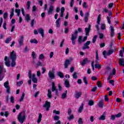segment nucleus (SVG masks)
Here are the masks:
<instances>
[{"instance_id": "42", "label": "nucleus", "mask_w": 124, "mask_h": 124, "mask_svg": "<svg viewBox=\"0 0 124 124\" xmlns=\"http://www.w3.org/2000/svg\"><path fill=\"white\" fill-rule=\"evenodd\" d=\"M24 97H25V93H23L22 96H21L20 99H19V101L20 102H21V101H23V100H24Z\"/></svg>"}, {"instance_id": "29", "label": "nucleus", "mask_w": 124, "mask_h": 124, "mask_svg": "<svg viewBox=\"0 0 124 124\" xmlns=\"http://www.w3.org/2000/svg\"><path fill=\"white\" fill-rule=\"evenodd\" d=\"M100 21H101V15H99L97 20V24H98V25L100 24Z\"/></svg>"}, {"instance_id": "35", "label": "nucleus", "mask_w": 124, "mask_h": 124, "mask_svg": "<svg viewBox=\"0 0 124 124\" xmlns=\"http://www.w3.org/2000/svg\"><path fill=\"white\" fill-rule=\"evenodd\" d=\"M39 60H41V61H42V60H44L45 59V56H44V54H41L39 56Z\"/></svg>"}, {"instance_id": "14", "label": "nucleus", "mask_w": 124, "mask_h": 124, "mask_svg": "<svg viewBox=\"0 0 124 124\" xmlns=\"http://www.w3.org/2000/svg\"><path fill=\"white\" fill-rule=\"evenodd\" d=\"M91 44V41H88L85 44H84L83 47H82L83 50H85V49H89L90 47L89 45Z\"/></svg>"}, {"instance_id": "2", "label": "nucleus", "mask_w": 124, "mask_h": 124, "mask_svg": "<svg viewBox=\"0 0 124 124\" xmlns=\"http://www.w3.org/2000/svg\"><path fill=\"white\" fill-rule=\"evenodd\" d=\"M28 77L30 79H32V81L33 83H37V78L35 77V74H32L31 70H29L28 72Z\"/></svg>"}, {"instance_id": "24", "label": "nucleus", "mask_w": 124, "mask_h": 124, "mask_svg": "<svg viewBox=\"0 0 124 124\" xmlns=\"http://www.w3.org/2000/svg\"><path fill=\"white\" fill-rule=\"evenodd\" d=\"M65 10V9H64V7H62L61 8V12L60 13V16L62 17H63V13H64V11Z\"/></svg>"}, {"instance_id": "51", "label": "nucleus", "mask_w": 124, "mask_h": 124, "mask_svg": "<svg viewBox=\"0 0 124 124\" xmlns=\"http://www.w3.org/2000/svg\"><path fill=\"white\" fill-rule=\"evenodd\" d=\"M123 52H124V50L122 49V50H121L120 51L119 55H120V57H124V53Z\"/></svg>"}, {"instance_id": "37", "label": "nucleus", "mask_w": 124, "mask_h": 124, "mask_svg": "<svg viewBox=\"0 0 124 124\" xmlns=\"http://www.w3.org/2000/svg\"><path fill=\"white\" fill-rule=\"evenodd\" d=\"M30 42L31 43H34L35 44H37L38 43V42L35 39L31 40Z\"/></svg>"}, {"instance_id": "19", "label": "nucleus", "mask_w": 124, "mask_h": 124, "mask_svg": "<svg viewBox=\"0 0 124 124\" xmlns=\"http://www.w3.org/2000/svg\"><path fill=\"white\" fill-rule=\"evenodd\" d=\"M61 22V18H59L56 21V26L57 28H60L61 27V24H60Z\"/></svg>"}, {"instance_id": "60", "label": "nucleus", "mask_w": 124, "mask_h": 124, "mask_svg": "<svg viewBox=\"0 0 124 124\" xmlns=\"http://www.w3.org/2000/svg\"><path fill=\"white\" fill-rule=\"evenodd\" d=\"M77 73H74V74L73 75V77L74 79H77Z\"/></svg>"}, {"instance_id": "52", "label": "nucleus", "mask_w": 124, "mask_h": 124, "mask_svg": "<svg viewBox=\"0 0 124 124\" xmlns=\"http://www.w3.org/2000/svg\"><path fill=\"white\" fill-rule=\"evenodd\" d=\"M110 74V76H112V75H115L116 74V69H113L112 70V72Z\"/></svg>"}, {"instance_id": "13", "label": "nucleus", "mask_w": 124, "mask_h": 124, "mask_svg": "<svg viewBox=\"0 0 124 124\" xmlns=\"http://www.w3.org/2000/svg\"><path fill=\"white\" fill-rule=\"evenodd\" d=\"M71 39L72 40V43L73 45H75L76 44L75 40L77 39V35H74L73 34H72V37Z\"/></svg>"}, {"instance_id": "12", "label": "nucleus", "mask_w": 124, "mask_h": 124, "mask_svg": "<svg viewBox=\"0 0 124 124\" xmlns=\"http://www.w3.org/2000/svg\"><path fill=\"white\" fill-rule=\"evenodd\" d=\"M72 62V58L66 60L65 62V63L64 64V68H67V67H68V65H69V64Z\"/></svg>"}, {"instance_id": "50", "label": "nucleus", "mask_w": 124, "mask_h": 124, "mask_svg": "<svg viewBox=\"0 0 124 124\" xmlns=\"http://www.w3.org/2000/svg\"><path fill=\"white\" fill-rule=\"evenodd\" d=\"M96 38H97V35H94V37L93 38V43H95V41H96Z\"/></svg>"}, {"instance_id": "6", "label": "nucleus", "mask_w": 124, "mask_h": 124, "mask_svg": "<svg viewBox=\"0 0 124 124\" xmlns=\"http://www.w3.org/2000/svg\"><path fill=\"white\" fill-rule=\"evenodd\" d=\"M87 36H85L82 40L83 37L82 36H79L78 38V44L79 45L82 44V42H84V41H86V40L87 39Z\"/></svg>"}, {"instance_id": "41", "label": "nucleus", "mask_w": 124, "mask_h": 124, "mask_svg": "<svg viewBox=\"0 0 124 124\" xmlns=\"http://www.w3.org/2000/svg\"><path fill=\"white\" fill-rule=\"evenodd\" d=\"M87 62H88V59H84L82 62H81V65H85V64L87 63Z\"/></svg>"}, {"instance_id": "45", "label": "nucleus", "mask_w": 124, "mask_h": 124, "mask_svg": "<svg viewBox=\"0 0 124 124\" xmlns=\"http://www.w3.org/2000/svg\"><path fill=\"white\" fill-rule=\"evenodd\" d=\"M27 9H31V1H28L27 3Z\"/></svg>"}, {"instance_id": "38", "label": "nucleus", "mask_w": 124, "mask_h": 124, "mask_svg": "<svg viewBox=\"0 0 124 124\" xmlns=\"http://www.w3.org/2000/svg\"><path fill=\"white\" fill-rule=\"evenodd\" d=\"M95 68H98V69H100L101 68V65L99 63H96L94 65Z\"/></svg>"}, {"instance_id": "10", "label": "nucleus", "mask_w": 124, "mask_h": 124, "mask_svg": "<svg viewBox=\"0 0 124 124\" xmlns=\"http://www.w3.org/2000/svg\"><path fill=\"white\" fill-rule=\"evenodd\" d=\"M18 43L19 46H22L24 44V36L21 35L18 38Z\"/></svg>"}, {"instance_id": "28", "label": "nucleus", "mask_w": 124, "mask_h": 124, "mask_svg": "<svg viewBox=\"0 0 124 124\" xmlns=\"http://www.w3.org/2000/svg\"><path fill=\"white\" fill-rule=\"evenodd\" d=\"M31 57L33 60H35L36 59V57H37V55L34 52V51L32 52Z\"/></svg>"}, {"instance_id": "55", "label": "nucleus", "mask_w": 124, "mask_h": 124, "mask_svg": "<svg viewBox=\"0 0 124 124\" xmlns=\"http://www.w3.org/2000/svg\"><path fill=\"white\" fill-rule=\"evenodd\" d=\"M83 81H84L85 84H86V85H87V84H88V80H87V78L86 77H84L83 78Z\"/></svg>"}, {"instance_id": "11", "label": "nucleus", "mask_w": 124, "mask_h": 124, "mask_svg": "<svg viewBox=\"0 0 124 124\" xmlns=\"http://www.w3.org/2000/svg\"><path fill=\"white\" fill-rule=\"evenodd\" d=\"M4 61L5 65L8 67H9V66H10V60L8 59V57L6 56L5 57Z\"/></svg>"}, {"instance_id": "16", "label": "nucleus", "mask_w": 124, "mask_h": 124, "mask_svg": "<svg viewBox=\"0 0 124 124\" xmlns=\"http://www.w3.org/2000/svg\"><path fill=\"white\" fill-rule=\"evenodd\" d=\"M81 95H82L81 92H77L75 94V97L78 99V98H80V97H81Z\"/></svg>"}, {"instance_id": "15", "label": "nucleus", "mask_w": 124, "mask_h": 124, "mask_svg": "<svg viewBox=\"0 0 124 124\" xmlns=\"http://www.w3.org/2000/svg\"><path fill=\"white\" fill-rule=\"evenodd\" d=\"M39 33L42 35V37H44V29L42 28H39L38 29Z\"/></svg>"}, {"instance_id": "5", "label": "nucleus", "mask_w": 124, "mask_h": 124, "mask_svg": "<svg viewBox=\"0 0 124 124\" xmlns=\"http://www.w3.org/2000/svg\"><path fill=\"white\" fill-rule=\"evenodd\" d=\"M43 107L46 108V111H49L50 107H51V103L47 101H46L45 103L43 105Z\"/></svg>"}, {"instance_id": "32", "label": "nucleus", "mask_w": 124, "mask_h": 124, "mask_svg": "<svg viewBox=\"0 0 124 124\" xmlns=\"http://www.w3.org/2000/svg\"><path fill=\"white\" fill-rule=\"evenodd\" d=\"M16 13H17V16L19 17L20 16V14H21V10L16 9L15 10Z\"/></svg>"}, {"instance_id": "63", "label": "nucleus", "mask_w": 124, "mask_h": 124, "mask_svg": "<svg viewBox=\"0 0 124 124\" xmlns=\"http://www.w3.org/2000/svg\"><path fill=\"white\" fill-rule=\"evenodd\" d=\"M97 85L99 88H101V86H102L100 81H98L97 83Z\"/></svg>"}, {"instance_id": "64", "label": "nucleus", "mask_w": 124, "mask_h": 124, "mask_svg": "<svg viewBox=\"0 0 124 124\" xmlns=\"http://www.w3.org/2000/svg\"><path fill=\"white\" fill-rule=\"evenodd\" d=\"M122 116V113H119L115 115V118H120Z\"/></svg>"}, {"instance_id": "36", "label": "nucleus", "mask_w": 124, "mask_h": 124, "mask_svg": "<svg viewBox=\"0 0 124 124\" xmlns=\"http://www.w3.org/2000/svg\"><path fill=\"white\" fill-rule=\"evenodd\" d=\"M57 75L58 76H59L60 78H63V73H62V72H58L57 73Z\"/></svg>"}, {"instance_id": "58", "label": "nucleus", "mask_w": 124, "mask_h": 124, "mask_svg": "<svg viewBox=\"0 0 124 124\" xmlns=\"http://www.w3.org/2000/svg\"><path fill=\"white\" fill-rule=\"evenodd\" d=\"M83 6L84 8H87L88 7V5L87 4V2H84Z\"/></svg>"}, {"instance_id": "21", "label": "nucleus", "mask_w": 124, "mask_h": 124, "mask_svg": "<svg viewBox=\"0 0 124 124\" xmlns=\"http://www.w3.org/2000/svg\"><path fill=\"white\" fill-rule=\"evenodd\" d=\"M52 91H51V90L48 89L47 90V97L48 98H52Z\"/></svg>"}, {"instance_id": "7", "label": "nucleus", "mask_w": 124, "mask_h": 124, "mask_svg": "<svg viewBox=\"0 0 124 124\" xmlns=\"http://www.w3.org/2000/svg\"><path fill=\"white\" fill-rule=\"evenodd\" d=\"M10 56L11 60L17 59V54L14 50H13L12 52L10 53Z\"/></svg>"}, {"instance_id": "22", "label": "nucleus", "mask_w": 124, "mask_h": 124, "mask_svg": "<svg viewBox=\"0 0 124 124\" xmlns=\"http://www.w3.org/2000/svg\"><path fill=\"white\" fill-rule=\"evenodd\" d=\"M106 118V114H105V112H104V114L99 118V120L104 121Z\"/></svg>"}, {"instance_id": "8", "label": "nucleus", "mask_w": 124, "mask_h": 124, "mask_svg": "<svg viewBox=\"0 0 124 124\" xmlns=\"http://www.w3.org/2000/svg\"><path fill=\"white\" fill-rule=\"evenodd\" d=\"M52 91L55 92V94H56V95H58V94H59V92L58 91V89H57V87H56V86H55V82H52Z\"/></svg>"}, {"instance_id": "26", "label": "nucleus", "mask_w": 124, "mask_h": 124, "mask_svg": "<svg viewBox=\"0 0 124 124\" xmlns=\"http://www.w3.org/2000/svg\"><path fill=\"white\" fill-rule=\"evenodd\" d=\"M119 64L121 66H124V59H120L119 60Z\"/></svg>"}, {"instance_id": "4", "label": "nucleus", "mask_w": 124, "mask_h": 124, "mask_svg": "<svg viewBox=\"0 0 124 124\" xmlns=\"http://www.w3.org/2000/svg\"><path fill=\"white\" fill-rule=\"evenodd\" d=\"M48 75L49 78L51 80L55 79V68H53L52 70H49Z\"/></svg>"}, {"instance_id": "57", "label": "nucleus", "mask_w": 124, "mask_h": 124, "mask_svg": "<svg viewBox=\"0 0 124 124\" xmlns=\"http://www.w3.org/2000/svg\"><path fill=\"white\" fill-rule=\"evenodd\" d=\"M14 97L11 96L10 98V101L12 103H14V100H15Z\"/></svg>"}, {"instance_id": "27", "label": "nucleus", "mask_w": 124, "mask_h": 124, "mask_svg": "<svg viewBox=\"0 0 124 124\" xmlns=\"http://www.w3.org/2000/svg\"><path fill=\"white\" fill-rule=\"evenodd\" d=\"M11 40H12V38H11V37H9L6 39V40H5V43L8 44L9 42L11 41Z\"/></svg>"}, {"instance_id": "17", "label": "nucleus", "mask_w": 124, "mask_h": 124, "mask_svg": "<svg viewBox=\"0 0 124 124\" xmlns=\"http://www.w3.org/2000/svg\"><path fill=\"white\" fill-rule=\"evenodd\" d=\"M109 29L110 30V36L112 37L114 36V31H115V29H114V27L110 26L109 27Z\"/></svg>"}, {"instance_id": "56", "label": "nucleus", "mask_w": 124, "mask_h": 124, "mask_svg": "<svg viewBox=\"0 0 124 124\" xmlns=\"http://www.w3.org/2000/svg\"><path fill=\"white\" fill-rule=\"evenodd\" d=\"M53 56H54V52H53V51L50 52V53L49 54V58L50 59H52V58H53Z\"/></svg>"}, {"instance_id": "31", "label": "nucleus", "mask_w": 124, "mask_h": 124, "mask_svg": "<svg viewBox=\"0 0 124 124\" xmlns=\"http://www.w3.org/2000/svg\"><path fill=\"white\" fill-rule=\"evenodd\" d=\"M64 85L66 88H69V81H68V80H65Z\"/></svg>"}, {"instance_id": "40", "label": "nucleus", "mask_w": 124, "mask_h": 124, "mask_svg": "<svg viewBox=\"0 0 124 124\" xmlns=\"http://www.w3.org/2000/svg\"><path fill=\"white\" fill-rule=\"evenodd\" d=\"M93 103H94V102L93 100H90L88 101V105L90 106H93Z\"/></svg>"}, {"instance_id": "3", "label": "nucleus", "mask_w": 124, "mask_h": 124, "mask_svg": "<svg viewBox=\"0 0 124 124\" xmlns=\"http://www.w3.org/2000/svg\"><path fill=\"white\" fill-rule=\"evenodd\" d=\"M6 70L3 68V66L0 65V81H2V79L4 78V73Z\"/></svg>"}, {"instance_id": "23", "label": "nucleus", "mask_w": 124, "mask_h": 124, "mask_svg": "<svg viewBox=\"0 0 124 124\" xmlns=\"http://www.w3.org/2000/svg\"><path fill=\"white\" fill-rule=\"evenodd\" d=\"M42 120V114H41V113H40L39 114V116L37 119V124H40V122H41Z\"/></svg>"}, {"instance_id": "53", "label": "nucleus", "mask_w": 124, "mask_h": 124, "mask_svg": "<svg viewBox=\"0 0 124 124\" xmlns=\"http://www.w3.org/2000/svg\"><path fill=\"white\" fill-rule=\"evenodd\" d=\"M74 118V116L73 115H71L69 117H68V121H71Z\"/></svg>"}, {"instance_id": "54", "label": "nucleus", "mask_w": 124, "mask_h": 124, "mask_svg": "<svg viewBox=\"0 0 124 124\" xmlns=\"http://www.w3.org/2000/svg\"><path fill=\"white\" fill-rule=\"evenodd\" d=\"M78 124H83V120L82 118H79L78 121Z\"/></svg>"}, {"instance_id": "39", "label": "nucleus", "mask_w": 124, "mask_h": 124, "mask_svg": "<svg viewBox=\"0 0 124 124\" xmlns=\"http://www.w3.org/2000/svg\"><path fill=\"white\" fill-rule=\"evenodd\" d=\"M25 20L27 21V22H29V21L31 20V16H30V15L29 14L26 15L25 16Z\"/></svg>"}, {"instance_id": "46", "label": "nucleus", "mask_w": 124, "mask_h": 124, "mask_svg": "<svg viewBox=\"0 0 124 124\" xmlns=\"http://www.w3.org/2000/svg\"><path fill=\"white\" fill-rule=\"evenodd\" d=\"M23 83H24V81H23V80H21L20 81L17 82V85L18 87H20V86H21V85L23 84Z\"/></svg>"}, {"instance_id": "59", "label": "nucleus", "mask_w": 124, "mask_h": 124, "mask_svg": "<svg viewBox=\"0 0 124 124\" xmlns=\"http://www.w3.org/2000/svg\"><path fill=\"white\" fill-rule=\"evenodd\" d=\"M111 54H113V50H109L108 52L107 53L108 56H110Z\"/></svg>"}, {"instance_id": "44", "label": "nucleus", "mask_w": 124, "mask_h": 124, "mask_svg": "<svg viewBox=\"0 0 124 124\" xmlns=\"http://www.w3.org/2000/svg\"><path fill=\"white\" fill-rule=\"evenodd\" d=\"M53 114H55V115H60L61 114V112L60 111L57 110L56 109L53 110Z\"/></svg>"}, {"instance_id": "48", "label": "nucleus", "mask_w": 124, "mask_h": 124, "mask_svg": "<svg viewBox=\"0 0 124 124\" xmlns=\"http://www.w3.org/2000/svg\"><path fill=\"white\" fill-rule=\"evenodd\" d=\"M101 29L103 31L105 30V29H106V26L105 25V24H102L101 26Z\"/></svg>"}, {"instance_id": "33", "label": "nucleus", "mask_w": 124, "mask_h": 124, "mask_svg": "<svg viewBox=\"0 0 124 124\" xmlns=\"http://www.w3.org/2000/svg\"><path fill=\"white\" fill-rule=\"evenodd\" d=\"M83 108H84V104H81V106H80L78 109L79 113H81L82 112Z\"/></svg>"}, {"instance_id": "9", "label": "nucleus", "mask_w": 124, "mask_h": 124, "mask_svg": "<svg viewBox=\"0 0 124 124\" xmlns=\"http://www.w3.org/2000/svg\"><path fill=\"white\" fill-rule=\"evenodd\" d=\"M4 87H5V88L6 89L7 93H10V87H9V82H8V81H7L4 83Z\"/></svg>"}, {"instance_id": "61", "label": "nucleus", "mask_w": 124, "mask_h": 124, "mask_svg": "<svg viewBox=\"0 0 124 124\" xmlns=\"http://www.w3.org/2000/svg\"><path fill=\"white\" fill-rule=\"evenodd\" d=\"M37 65L38 66H42V65H43V63H42V62H38Z\"/></svg>"}, {"instance_id": "47", "label": "nucleus", "mask_w": 124, "mask_h": 124, "mask_svg": "<svg viewBox=\"0 0 124 124\" xmlns=\"http://www.w3.org/2000/svg\"><path fill=\"white\" fill-rule=\"evenodd\" d=\"M54 121H59L60 120V117L58 115H56L53 118Z\"/></svg>"}, {"instance_id": "62", "label": "nucleus", "mask_w": 124, "mask_h": 124, "mask_svg": "<svg viewBox=\"0 0 124 124\" xmlns=\"http://www.w3.org/2000/svg\"><path fill=\"white\" fill-rule=\"evenodd\" d=\"M113 5H114V3H110L108 4V8H112V7H113Z\"/></svg>"}, {"instance_id": "20", "label": "nucleus", "mask_w": 124, "mask_h": 124, "mask_svg": "<svg viewBox=\"0 0 124 124\" xmlns=\"http://www.w3.org/2000/svg\"><path fill=\"white\" fill-rule=\"evenodd\" d=\"M53 10H54V7H53V6H52V5H50L49 7V9L48 11V14H49V15L52 14Z\"/></svg>"}, {"instance_id": "49", "label": "nucleus", "mask_w": 124, "mask_h": 124, "mask_svg": "<svg viewBox=\"0 0 124 124\" xmlns=\"http://www.w3.org/2000/svg\"><path fill=\"white\" fill-rule=\"evenodd\" d=\"M99 107H103V100H101L99 102Z\"/></svg>"}, {"instance_id": "18", "label": "nucleus", "mask_w": 124, "mask_h": 124, "mask_svg": "<svg viewBox=\"0 0 124 124\" xmlns=\"http://www.w3.org/2000/svg\"><path fill=\"white\" fill-rule=\"evenodd\" d=\"M96 59L95 60V62L96 63H99V57H98V51L96 52V56H95Z\"/></svg>"}, {"instance_id": "25", "label": "nucleus", "mask_w": 124, "mask_h": 124, "mask_svg": "<svg viewBox=\"0 0 124 124\" xmlns=\"http://www.w3.org/2000/svg\"><path fill=\"white\" fill-rule=\"evenodd\" d=\"M90 29H91V26H89V28H85L86 35H89V33H90Z\"/></svg>"}, {"instance_id": "30", "label": "nucleus", "mask_w": 124, "mask_h": 124, "mask_svg": "<svg viewBox=\"0 0 124 124\" xmlns=\"http://www.w3.org/2000/svg\"><path fill=\"white\" fill-rule=\"evenodd\" d=\"M16 65V60H12L11 66L14 67Z\"/></svg>"}, {"instance_id": "43", "label": "nucleus", "mask_w": 124, "mask_h": 124, "mask_svg": "<svg viewBox=\"0 0 124 124\" xmlns=\"http://www.w3.org/2000/svg\"><path fill=\"white\" fill-rule=\"evenodd\" d=\"M14 16V9H12V12L11 13L10 16V19H12V17Z\"/></svg>"}, {"instance_id": "1", "label": "nucleus", "mask_w": 124, "mask_h": 124, "mask_svg": "<svg viewBox=\"0 0 124 124\" xmlns=\"http://www.w3.org/2000/svg\"><path fill=\"white\" fill-rule=\"evenodd\" d=\"M27 118V116H26V114L25 112H21L18 114V116L17 117V119L18 120V122L20 124H23L25 120H26V118Z\"/></svg>"}, {"instance_id": "34", "label": "nucleus", "mask_w": 124, "mask_h": 124, "mask_svg": "<svg viewBox=\"0 0 124 124\" xmlns=\"http://www.w3.org/2000/svg\"><path fill=\"white\" fill-rule=\"evenodd\" d=\"M67 94V91L66 90L65 91V93L62 94V99H64V98H65L66 97Z\"/></svg>"}]
</instances>
